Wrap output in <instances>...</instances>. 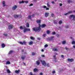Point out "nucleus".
<instances>
[{
  "label": "nucleus",
  "mask_w": 75,
  "mask_h": 75,
  "mask_svg": "<svg viewBox=\"0 0 75 75\" xmlns=\"http://www.w3.org/2000/svg\"><path fill=\"white\" fill-rule=\"evenodd\" d=\"M41 25L40 24H39L38 27L37 28L34 27L33 28V31H35V32H40L41 30Z\"/></svg>",
  "instance_id": "obj_1"
},
{
  "label": "nucleus",
  "mask_w": 75,
  "mask_h": 75,
  "mask_svg": "<svg viewBox=\"0 0 75 75\" xmlns=\"http://www.w3.org/2000/svg\"><path fill=\"white\" fill-rule=\"evenodd\" d=\"M13 17L15 18H17L18 17H19V18H20L22 17V16H21V15H19L14 14L13 15Z\"/></svg>",
  "instance_id": "obj_2"
},
{
  "label": "nucleus",
  "mask_w": 75,
  "mask_h": 75,
  "mask_svg": "<svg viewBox=\"0 0 75 75\" xmlns=\"http://www.w3.org/2000/svg\"><path fill=\"white\" fill-rule=\"evenodd\" d=\"M24 29L23 30V32L24 33H26L27 31H30V28H25V27H24Z\"/></svg>",
  "instance_id": "obj_3"
},
{
  "label": "nucleus",
  "mask_w": 75,
  "mask_h": 75,
  "mask_svg": "<svg viewBox=\"0 0 75 75\" xmlns=\"http://www.w3.org/2000/svg\"><path fill=\"white\" fill-rule=\"evenodd\" d=\"M73 17V20H74V21H75V16L74 15H71L69 17V18L70 19H71V18Z\"/></svg>",
  "instance_id": "obj_4"
},
{
  "label": "nucleus",
  "mask_w": 75,
  "mask_h": 75,
  "mask_svg": "<svg viewBox=\"0 0 75 75\" xmlns=\"http://www.w3.org/2000/svg\"><path fill=\"white\" fill-rule=\"evenodd\" d=\"M18 43L20 44H21V45H23V44L25 45V44H26V42L25 41H23V42H19Z\"/></svg>",
  "instance_id": "obj_5"
},
{
  "label": "nucleus",
  "mask_w": 75,
  "mask_h": 75,
  "mask_svg": "<svg viewBox=\"0 0 75 75\" xmlns=\"http://www.w3.org/2000/svg\"><path fill=\"white\" fill-rule=\"evenodd\" d=\"M41 62H42V63L43 66H44V67H46V63H45V61H41Z\"/></svg>",
  "instance_id": "obj_6"
},
{
  "label": "nucleus",
  "mask_w": 75,
  "mask_h": 75,
  "mask_svg": "<svg viewBox=\"0 0 75 75\" xmlns=\"http://www.w3.org/2000/svg\"><path fill=\"white\" fill-rule=\"evenodd\" d=\"M13 25H10L8 26V30H10V29H13Z\"/></svg>",
  "instance_id": "obj_7"
},
{
  "label": "nucleus",
  "mask_w": 75,
  "mask_h": 75,
  "mask_svg": "<svg viewBox=\"0 0 75 75\" xmlns=\"http://www.w3.org/2000/svg\"><path fill=\"white\" fill-rule=\"evenodd\" d=\"M67 61L68 62H72L74 61V59H67Z\"/></svg>",
  "instance_id": "obj_8"
},
{
  "label": "nucleus",
  "mask_w": 75,
  "mask_h": 75,
  "mask_svg": "<svg viewBox=\"0 0 75 75\" xmlns=\"http://www.w3.org/2000/svg\"><path fill=\"white\" fill-rule=\"evenodd\" d=\"M73 13V11H69L67 13L64 14V15L65 16H66V15H67L68 14H71V13Z\"/></svg>",
  "instance_id": "obj_9"
},
{
  "label": "nucleus",
  "mask_w": 75,
  "mask_h": 75,
  "mask_svg": "<svg viewBox=\"0 0 75 75\" xmlns=\"http://www.w3.org/2000/svg\"><path fill=\"white\" fill-rule=\"evenodd\" d=\"M16 8H17V5H14L12 8V10H15Z\"/></svg>",
  "instance_id": "obj_10"
},
{
  "label": "nucleus",
  "mask_w": 75,
  "mask_h": 75,
  "mask_svg": "<svg viewBox=\"0 0 75 75\" xmlns=\"http://www.w3.org/2000/svg\"><path fill=\"white\" fill-rule=\"evenodd\" d=\"M36 22L37 24H40L41 22V20H37L36 21Z\"/></svg>",
  "instance_id": "obj_11"
},
{
  "label": "nucleus",
  "mask_w": 75,
  "mask_h": 75,
  "mask_svg": "<svg viewBox=\"0 0 75 75\" xmlns=\"http://www.w3.org/2000/svg\"><path fill=\"white\" fill-rule=\"evenodd\" d=\"M43 7L44 8H46V10H49V8H47V6H43Z\"/></svg>",
  "instance_id": "obj_12"
},
{
  "label": "nucleus",
  "mask_w": 75,
  "mask_h": 75,
  "mask_svg": "<svg viewBox=\"0 0 75 75\" xmlns=\"http://www.w3.org/2000/svg\"><path fill=\"white\" fill-rule=\"evenodd\" d=\"M49 16V13H45V16L46 17H48Z\"/></svg>",
  "instance_id": "obj_13"
},
{
  "label": "nucleus",
  "mask_w": 75,
  "mask_h": 75,
  "mask_svg": "<svg viewBox=\"0 0 75 75\" xmlns=\"http://www.w3.org/2000/svg\"><path fill=\"white\" fill-rule=\"evenodd\" d=\"M36 63L37 65H39L40 64V61H39V60L37 61Z\"/></svg>",
  "instance_id": "obj_14"
},
{
  "label": "nucleus",
  "mask_w": 75,
  "mask_h": 75,
  "mask_svg": "<svg viewBox=\"0 0 75 75\" xmlns=\"http://www.w3.org/2000/svg\"><path fill=\"white\" fill-rule=\"evenodd\" d=\"M46 27V25L45 24H43L41 25L42 28H45Z\"/></svg>",
  "instance_id": "obj_15"
},
{
  "label": "nucleus",
  "mask_w": 75,
  "mask_h": 75,
  "mask_svg": "<svg viewBox=\"0 0 75 75\" xmlns=\"http://www.w3.org/2000/svg\"><path fill=\"white\" fill-rule=\"evenodd\" d=\"M25 57H26L25 56H23V55L21 57V59H22V60H24Z\"/></svg>",
  "instance_id": "obj_16"
},
{
  "label": "nucleus",
  "mask_w": 75,
  "mask_h": 75,
  "mask_svg": "<svg viewBox=\"0 0 75 75\" xmlns=\"http://www.w3.org/2000/svg\"><path fill=\"white\" fill-rule=\"evenodd\" d=\"M15 72L16 74H19L20 73V70H16Z\"/></svg>",
  "instance_id": "obj_17"
},
{
  "label": "nucleus",
  "mask_w": 75,
  "mask_h": 75,
  "mask_svg": "<svg viewBox=\"0 0 75 75\" xmlns=\"http://www.w3.org/2000/svg\"><path fill=\"white\" fill-rule=\"evenodd\" d=\"M1 46H2V48H4V47H6V45H5V44H4V43L2 44Z\"/></svg>",
  "instance_id": "obj_18"
},
{
  "label": "nucleus",
  "mask_w": 75,
  "mask_h": 75,
  "mask_svg": "<svg viewBox=\"0 0 75 75\" xmlns=\"http://www.w3.org/2000/svg\"><path fill=\"white\" fill-rule=\"evenodd\" d=\"M26 27H28V28L30 27L29 23H26Z\"/></svg>",
  "instance_id": "obj_19"
},
{
  "label": "nucleus",
  "mask_w": 75,
  "mask_h": 75,
  "mask_svg": "<svg viewBox=\"0 0 75 75\" xmlns=\"http://www.w3.org/2000/svg\"><path fill=\"white\" fill-rule=\"evenodd\" d=\"M54 38V37L52 36L51 38H50L49 40L50 41H52V40H53V38Z\"/></svg>",
  "instance_id": "obj_20"
},
{
  "label": "nucleus",
  "mask_w": 75,
  "mask_h": 75,
  "mask_svg": "<svg viewBox=\"0 0 75 75\" xmlns=\"http://www.w3.org/2000/svg\"><path fill=\"white\" fill-rule=\"evenodd\" d=\"M6 65H8V64H10V62L9 61H7L6 63Z\"/></svg>",
  "instance_id": "obj_21"
},
{
  "label": "nucleus",
  "mask_w": 75,
  "mask_h": 75,
  "mask_svg": "<svg viewBox=\"0 0 75 75\" xmlns=\"http://www.w3.org/2000/svg\"><path fill=\"white\" fill-rule=\"evenodd\" d=\"M5 1H3V2L2 4H3V7H5V6H6V4H5Z\"/></svg>",
  "instance_id": "obj_22"
},
{
  "label": "nucleus",
  "mask_w": 75,
  "mask_h": 75,
  "mask_svg": "<svg viewBox=\"0 0 75 75\" xmlns=\"http://www.w3.org/2000/svg\"><path fill=\"white\" fill-rule=\"evenodd\" d=\"M33 71L34 72H37V71H38V69H37L36 68H35L33 70Z\"/></svg>",
  "instance_id": "obj_23"
},
{
  "label": "nucleus",
  "mask_w": 75,
  "mask_h": 75,
  "mask_svg": "<svg viewBox=\"0 0 75 75\" xmlns=\"http://www.w3.org/2000/svg\"><path fill=\"white\" fill-rule=\"evenodd\" d=\"M53 50L54 51H58V50H57V49L55 48H54L53 49Z\"/></svg>",
  "instance_id": "obj_24"
},
{
  "label": "nucleus",
  "mask_w": 75,
  "mask_h": 75,
  "mask_svg": "<svg viewBox=\"0 0 75 75\" xmlns=\"http://www.w3.org/2000/svg\"><path fill=\"white\" fill-rule=\"evenodd\" d=\"M28 18V19H30V20H31V15H29Z\"/></svg>",
  "instance_id": "obj_25"
},
{
  "label": "nucleus",
  "mask_w": 75,
  "mask_h": 75,
  "mask_svg": "<svg viewBox=\"0 0 75 75\" xmlns=\"http://www.w3.org/2000/svg\"><path fill=\"white\" fill-rule=\"evenodd\" d=\"M32 44H33V42L32 41H30L29 43V45H32Z\"/></svg>",
  "instance_id": "obj_26"
},
{
  "label": "nucleus",
  "mask_w": 75,
  "mask_h": 75,
  "mask_svg": "<svg viewBox=\"0 0 75 75\" xmlns=\"http://www.w3.org/2000/svg\"><path fill=\"white\" fill-rule=\"evenodd\" d=\"M67 2L68 3H72V1H71V0H68Z\"/></svg>",
  "instance_id": "obj_27"
},
{
  "label": "nucleus",
  "mask_w": 75,
  "mask_h": 75,
  "mask_svg": "<svg viewBox=\"0 0 75 75\" xmlns=\"http://www.w3.org/2000/svg\"><path fill=\"white\" fill-rule=\"evenodd\" d=\"M46 33L47 34H50V31L49 30H47Z\"/></svg>",
  "instance_id": "obj_28"
},
{
  "label": "nucleus",
  "mask_w": 75,
  "mask_h": 75,
  "mask_svg": "<svg viewBox=\"0 0 75 75\" xmlns=\"http://www.w3.org/2000/svg\"><path fill=\"white\" fill-rule=\"evenodd\" d=\"M22 3H24V1H20L19 2V4H22Z\"/></svg>",
  "instance_id": "obj_29"
},
{
  "label": "nucleus",
  "mask_w": 75,
  "mask_h": 75,
  "mask_svg": "<svg viewBox=\"0 0 75 75\" xmlns=\"http://www.w3.org/2000/svg\"><path fill=\"white\" fill-rule=\"evenodd\" d=\"M30 39L32 40H34V37L31 36L30 37Z\"/></svg>",
  "instance_id": "obj_30"
},
{
  "label": "nucleus",
  "mask_w": 75,
  "mask_h": 75,
  "mask_svg": "<svg viewBox=\"0 0 75 75\" xmlns=\"http://www.w3.org/2000/svg\"><path fill=\"white\" fill-rule=\"evenodd\" d=\"M62 43L63 45L65 44H66V42L65 41H64L62 42Z\"/></svg>",
  "instance_id": "obj_31"
},
{
  "label": "nucleus",
  "mask_w": 75,
  "mask_h": 75,
  "mask_svg": "<svg viewBox=\"0 0 75 75\" xmlns=\"http://www.w3.org/2000/svg\"><path fill=\"white\" fill-rule=\"evenodd\" d=\"M62 21H60L59 22V24H62Z\"/></svg>",
  "instance_id": "obj_32"
},
{
  "label": "nucleus",
  "mask_w": 75,
  "mask_h": 75,
  "mask_svg": "<svg viewBox=\"0 0 75 75\" xmlns=\"http://www.w3.org/2000/svg\"><path fill=\"white\" fill-rule=\"evenodd\" d=\"M47 5L48 7H50V4L48 3H47Z\"/></svg>",
  "instance_id": "obj_33"
},
{
  "label": "nucleus",
  "mask_w": 75,
  "mask_h": 75,
  "mask_svg": "<svg viewBox=\"0 0 75 75\" xmlns=\"http://www.w3.org/2000/svg\"><path fill=\"white\" fill-rule=\"evenodd\" d=\"M20 29L22 30H23V29H24V28L22 26H21L20 27Z\"/></svg>",
  "instance_id": "obj_34"
},
{
  "label": "nucleus",
  "mask_w": 75,
  "mask_h": 75,
  "mask_svg": "<svg viewBox=\"0 0 75 75\" xmlns=\"http://www.w3.org/2000/svg\"><path fill=\"white\" fill-rule=\"evenodd\" d=\"M13 51L12 50L10 51L8 53L9 54H11V53H13Z\"/></svg>",
  "instance_id": "obj_35"
},
{
  "label": "nucleus",
  "mask_w": 75,
  "mask_h": 75,
  "mask_svg": "<svg viewBox=\"0 0 75 75\" xmlns=\"http://www.w3.org/2000/svg\"><path fill=\"white\" fill-rule=\"evenodd\" d=\"M65 50H66L67 51H69V48H68L67 47H65Z\"/></svg>",
  "instance_id": "obj_36"
},
{
  "label": "nucleus",
  "mask_w": 75,
  "mask_h": 75,
  "mask_svg": "<svg viewBox=\"0 0 75 75\" xmlns=\"http://www.w3.org/2000/svg\"><path fill=\"white\" fill-rule=\"evenodd\" d=\"M7 72H8V73H9L11 72L10 71V70L9 69H7Z\"/></svg>",
  "instance_id": "obj_37"
},
{
  "label": "nucleus",
  "mask_w": 75,
  "mask_h": 75,
  "mask_svg": "<svg viewBox=\"0 0 75 75\" xmlns=\"http://www.w3.org/2000/svg\"><path fill=\"white\" fill-rule=\"evenodd\" d=\"M46 66H47V67H50V66L49 65V63H48L46 64Z\"/></svg>",
  "instance_id": "obj_38"
},
{
  "label": "nucleus",
  "mask_w": 75,
  "mask_h": 75,
  "mask_svg": "<svg viewBox=\"0 0 75 75\" xmlns=\"http://www.w3.org/2000/svg\"><path fill=\"white\" fill-rule=\"evenodd\" d=\"M51 17H53L55 16L54 15V13H52L51 14Z\"/></svg>",
  "instance_id": "obj_39"
},
{
  "label": "nucleus",
  "mask_w": 75,
  "mask_h": 75,
  "mask_svg": "<svg viewBox=\"0 0 75 75\" xmlns=\"http://www.w3.org/2000/svg\"><path fill=\"white\" fill-rule=\"evenodd\" d=\"M35 53L34 52H32V55H35Z\"/></svg>",
  "instance_id": "obj_40"
},
{
  "label": "nucleus",
  "mask_w": 75,
  "mask_h": 75,
  "mask_svg": "<svg viewBox=\"0 0 75 75\" xmlns=\"http://www.w3.org/2000/svg\"><path fill=\"white\" fill-rule=\"evenodd\" d=\"M32 17H35V14H32Z\"/></svg>",
  "instance_id": "obj_41"
},
{
  "label": "nucleus",
  "mask_w": 75,
  "mask_h": 75,
  "mask_svg": "<svg viewBox=\"0 0 75 75\" xmlns=\"http://www.w3.org/2000/svg\"><path fill=\"white\" fill-rule=\"evenodd\" d=\"M4 35L5 36V37H7V34H6V33H4Z\"/></svg>",
  "instance_id": "obj_42"
},
{
  "label": "nucleus",
  "mask_w": 75,
  "mask_h": 75,
  "mask_svg": "<svg viewBox=\"0 0 75 75\" xmlns=\"http://www.w3.org/2000/svg\"><path fill=\"white\" fill-rule=\"evenodd\" d=\"M53 57L54 59H57V58H56V56H55V55H54L53 56Z\"/></svg>",
  "instance_id": "obj_43"
},
{
  "label": "nucleus",
  "mask_w": 75,
  "mask_h": 75,
  "mask_svg": "<svg viewBox=\"0 0 75 75\" xmlns=\"http://www.w3.org/2000/svg\"><path fill=\"white\" fill-rule=\"evenodd\" d=\"M75 42L74 41H73L71 42L72 44H75Z\"/></svg>",
  "instance_id": "obj_44"
},
{
  "label": "nucleus",
  "mask_w": 75,
  "mask_h": 75,
  "mask_svg": "<svg viewBox=\"0 0 75 75\" xmlns=\"http://www.w3.org/2000/svg\"><path fill=\"white\" fill-rule=\"evenodd\" d=\"M30 75H35V74L33 75V74L32 72H30Z\"/></svg>",
  "instance_id": "obj_45"
},
{
  "label": "nucleus",
  "mask_w": 75,
  "mask_h": 75,
  "mask_svg": "<svg viewBox=\"0 0 75 75\" xmlns=\"http://www.w3.org/2000/svg\"><path fill=\"white\" fill-rule=\"evenodd\" d=\"M57 22L55 21H54V24H57Z\"/></svg>",
  "instance_id": "obj_46"
},
{
  "label": "nucleus",
  "mask_w": 75,
  "mask_h": 75,
  "mask_svg": "<svg viewBox=\"0 0 75 75\" xmlns=\"http://www.w3.org/2000/svg\"><path fill=\"white\" fill-rule=\"evenodd\" d=\"M45 47H48V45L47 44H46L45 46H44Z\"/></svg>",
  "instance_id": "obj_47"
},
{
  "label": "nucleus",
  "mask_w": 75,
  "mask_h": 75,
  "mask_svg": "<svg viewBox=\"0 0 75 75\" xmlns=\"http://www.w3.org/2000/svg\"><path fill=\"white\" fill-rule=\"evenodd\" d=\"M43 75V74L42 72H40V75Z\"/></svg>",
  "instance_id": "obj_48"
},
{
  "label": "nucleus",
  "mask_w": 75,
  "mask_h": 75,
  "mask_svg": "<svg viewBox=\"0 0 75 75\" xmlns=\"http://www.w3.org/2000/svg\"><path fill=\"white\" fill-rule=\"evenodd\" d=\"M61 56L62 58H64V55H62Z\"/></svg>",
  "instance_id": "obj_49"
},
{
  "label": "nucleus",
  "mask_w": 75,
  "mask_h": 75,
  "mask_svg": "<svg viewBox=\"0 0 75 75\" xmlns=\"http://www.w3.org/2000/svg\"><path fill=\"white\" fill-rule=\"evenodd\" d=\"M52 74H55V71H53L52 72Z\"/></svg>",
  "instance_id": "obj_50"
},
{
  "label": "nucleus",
  "mask_w": 75,
  "mask_h": 75,
  "mask_svg": "<svg viewBox=\"0 0 75 75\" xmlns=\"http://www.w3.org/2000/svg\"><path fill=\"white\" fill-rule=\"evenodd\" d=\"M56 33L55 32H53L52 33V34H53V35H55V34H56Z\"/></svg>",
  "instance_id": "obj_51"
},
{
  "label": "nucleus",
  "mask_w": 75,
  "mask_h": 75,
  "mask_svg": "<svg viewBox=\"0 0 75 75\" xmlns=\"http://www.w3.org/2000/svg\"><path fill=\"white\" fill-rule=\"evenodd\" d=\"M41 57H43L44 58V57H45V56L44 55H42Z\"/></svg>",
  "instance_id": "obj_52"
},
{
  "label": "nucleus",
  "mask_w": 75,
  "mask_h": 75,
  "mask_svg": "<svg viewBox=\"0 0 75 75\" xmlns=\"http://www.w3.org/2000/svg\"><path fill=\"white\" fill-rule=\"evenodd\" d=\"M51 3L52 4H55V3L54 1H52Z\"/></svg>",
  "instance_id": "obj_53"
},
{
  "label": "nucleus",
  "mask_w": 75,
  "mask_h": 75,
  "mask_svg": "<svg viewBox=\"0 0 75 75\" xmlns=\"http://www.w3.org/2000/svg\"><path fill=\"white\" fill-rule=\"evenodd\" d=\"M33 6V4H31L29 5V6Z\"/></svg>",
  "instance_id": "obj_54"
},
{
  "label": "nucleus",
  "mask_w": 75,
  "mask_h": 75,
  "mask_svg": "<svg viewBox=\"0 0 75 75\" xmlns=\"http://www.w3.org/2000/svg\"><path fill=\"white\" fill-rule=\"evenodd\" d=\"M59 6H62V4H60Z\"/></svg>",
  "instance_id": "obj_55"
},
{
  "label": "nucleus",
  "mask_w": 75,
  "mask_h": 75,
  "mask_svg": "<svg viewBox=\"0 0 75 75\" xmlns=\"http://www.w3.org/2000/svg\"><path fill=\"white\" fill-rule=\"evenodd\" d=\"M25 3L26 4H27V3H28V1H25Z\"/></svg>",
  "instance_id": "obj_56"
},
{
  "label": "nucleus",
  "mask_w": 75,
  "mask_h": 75,
  "mask_svg": "<svg viewBox=\"0 0 75 75\" xmlns=\"http://www.w3.org/2000/svg\"><path fill=\"white\" fill-rule=\"evenodd\" d=\"M21 51L22 52H24V50H22Z\"/></svg>",
  "instance_id": "obj_57"
},
{
  "label": "nucleus",
  "mask_w": 75,
  "mask_h": 75,
  "mask_svg": "<svg viewBox=\"0 0 75 75\" xmlns=\"http://www.w3.org/2000/svg\"><path fill=\"white\" fill-rule=\"evenodd\" d=\"M46 35H45V34H44L43 35V36L45 37Z\"/></svg>",
  "instance_id": "obj_58"
},
{
  "label": "nucleus",
  "mask_w": 75,
  "mask_h": 75,
  "mask_svg": "<svg viewBox=\"0 0 75 75\" xmlns=\"http://www.w3.org/2000/svg\"><path fill=\"white\" fill-rule=\"evenodd\" d=\"M23 64H24V65H25H25H26V64H25V63H23Z\"/></svg>",
  "instance_id": "obj_59"
},
{
  "label": "nucleus",
  "mask_w": 75,
  "mask_h": 75,
  "mask_svg": "<svg viewBox=\"0 0 75 75\" xmlns=\"http://www.w3.org/2000/svg\"><path fill=\"white\" fill-rule=\"evenodd\" d=\"M57 37H59V35H57Z\"/></svg>",
  "instance_id": "obj_60"
},
{
  "label": "nucleus",
  "mask_w": 75,
  "mask_h": 75,
  "mask_svg": "<svg viewBox=\"0 0 75 75\" xmlns=\"http://www.w3.org/2000/svg\"><path fill=\"white\" fill-rule=\"evenodd\" d=\"M38 40H40V38H38Z\"/></svg>",
  "instance_id": "obj_61"
},
{
  "label": "nucleus",
  "mask_w": 75,
  "mask_h": 75,
  "mask_svg": "<svg viewBox=\"0 0 75 75\" xmlns=\"http://www.w3.org/2000/svg\"><path fill=\"white\" fill-rule=\"evenodd\" d=\"M73 47L74 48H75V45H73Z\"/></svg>",
  "instance_id": "obj_62"
},
{
  "label": "nucleus",
  "mask_w": 75,
  "mask_h": 75,
  "mask_svg": "<svg viewBox=\"0 0 75 75\" xmlns=\"http://www.w3.org/2000/svg\"><path fill=\"white\" fill-rule=\"evenodd\" d=\"M72 11H73V13H75V10H74Z\"/></svg>",
  "instance_id": "obj_63"
},
{
  "label": "nucleus",
  "mask_w": 75,
  "mask_h": 75,
  "mask_svg": "<svg viewBox=\"0 0 75 75\" xmlns=\"http://www.w3.org/2000/svg\"><path fill=\"white\" fill-rule=\"evenodd\" d=\"M41 51H42V52H43L44 51V50L42 49L41 50Z\"/></svg>",
  "instance_id": "obj_64"
}]
</instances>
